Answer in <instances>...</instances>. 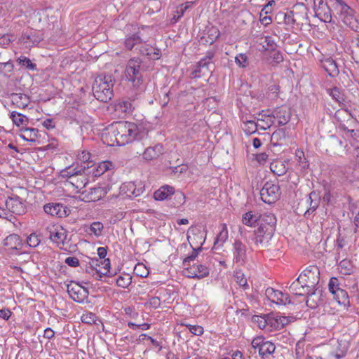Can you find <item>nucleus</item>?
I'll use <instances>...</instances> for the list:
<instances>
[{"label":"nucleus","mask_w":359,"mask_h":359,"mask_svg":"<svg viewBox=\"0 0 359 359\" xmlns=\"http://www.w3.org/2000/svg\"><path fill=\"white\" fill-rule=\"evenodd\" d=\"M101 264L103 265V269L106 270L105 272H101L100 270H97L95 266H100V261L97 259H91V262H90V266L89 270L86 269V271L88 273H93V276H95V274L97 276L95 277L96 279L100 280V278L103 276H107L108 273H109V267H110V260L109 259H105L103 262H101Z\"/></svg>","instance_id":"19"},{"label":"nucleus","mask_w":359,"mask_h":359,"mask_svg":"<svg viewBox=\"0 0 359 359\" xmlns=\"http://www.w3.org/2000/svg\"><path fill=\"white\" fill-rule=\"evenodd\" d=\"M44 212L51 216L62 217L66 216L65 207L61 203H50L43 206Z\"/></svg>","instance_id":"21"},{"label":"nucleus","mask_w":359,"mask_h":359,"mask_svg":"<svg viewBox=\"0 0 359 359\" xmlns=\"http://www.w3.org/2000/svg\"><path fill=\"white\" fill-rule=\"evenodd\" d=\"M103 228L104 226L102 223L99 222H95L90 225V231L93 233L95 236L98 237L102 234Z\"/></svg>","instance_id":"53"},{"label":"nucleus","mask_w":359,"mask_h":359,"mask_svg":"<svg viewBox=\"0 0 359 359\" xmlns=\"http://www.w3.org/2000/svg\"><path fill=\"white\" fill-rule=\"evenodd\" d=\"M259 215L253 214L252 211L243 215L242 222L245 225L253 226L257 224Z\"/></svg>","instance_id":"38"},{"label":"nucleus","mask_w":359,"mask_h":359,"mask_svg":"<svg viewBox=\"0 0 359 359\" xmlns=\"http://www.w3.org/2000/svg\"><path fill=\"white\" fill-rule=\"evenodd\" d=\"M10 118L18 127L27 126L29 123V118L25 115L15 111L11 112Z\"/></svg>","instance_id":"35"},{"label":"nucleus","mask_w":359,"mask_h":359,"mask_svg":"<svg viewBox=\"0 0 359 359\" xmlns=\"http://www.w3.org/2000/svg\"><path fill=\"white\" fill-rule=\"evenodd\" d=\"M140 102L135 97H128L119 100L115 104V111L124 116H132L140 107Z\"/></svg>","instance_id":"7"},{"label":"nucleus","mask_w":359,"mask_h":359,"mask_svg":"<svg viewBox=\"0 0 359 359\" xmlns=\"http://www.w3.org/2000/svg\"><path fill=\"white\" fill-rule=\"evenodd\" d=\"M337 18L343 21L345 25L356 32H359V23L354 18V11L346 3L343 6V9L341 8Z\"/></svg>","instance_id":"12"},{"label":"nucleus","mask_w":359,"mask_h":359,"mask_svg":"<svg viewBox=\"0 0 359 359\" xmlns=\"http://www.w3.org/2000/svg\"><path fill=\"white\" fill-rule=\"evenodd\" d=\"M252 346L253 348L258 349L259 355L262 358H267L272 354L276 349L274 344L269 341H266L262 336H258L252 341Z\"/></svg>","instance_id":"10"},{"label":"nucleus","mask_w":359,"mask_h":359,"mask_svg":"<svg viewBox=\"0 0 359 359\" xmlns=\"http://www.w3.org/2000/svg\"><path fill=\"white\" fill-rule=\"evenodd\" d=\"M233 262L243 266L247 262V248L240 240H236L233 244Z\"/></svg>","instance_id":"16"},{"label":"nucleus","mask_w":359,"mask_h":359,"mask_svg":"<svg viewBox=\"0 0 359 359\" xmlns=\"http://www.w3.org/2000/svg\"><path fill=\"white\" fill-rule=\"evenodd\" d=\"M315 15L321 21L331 22L332 15L331 8L328 5V0H313Z\"/></svg>","instance_id":"9"},{"label":"nucleus","mask_w":359,"mask_h":359,"mask_svg":"<svg viewBox=\"0 0 359 359\" xmlns=\"http://www.w3.org/2000/svg\"><path fill=\"white\" fill-rule=\"evenodd\" d=\"M41 241L37 235L32 233L27 238V243L31 248H35L39 245Z\"/></svg>","instance_id":"56"},{"label":"nucleus","mask_w":359,"mask_h":359,"mask_svg":"<svg viewBox=\"0 0 359 359\" xmlns=\"http://www.w3.org/2000/svg\"><path fill=\"white\" fill-rule=\"evenodd\" d=\"M184 274L188 278L201 279L209 275V269L203 264H191L184 267Z\"/></svg>","instance_id":"15"},{"label":"nucleus","mask_w":359,"mask_h":359,"mask_svg":"<svg viewBox=\"0 0 359 359\" xmlns=\"http://www.w3.org/2000/svg\"><path fill=\"white\" fill-rule=\"evenodd\" d=\"M107 131L111 138L114 137L111 144L116 142L119 146L141 140L147 135L142 126L128 121L114 123L107 128Z\"/></svg>","instance_id":"1"},{"label":"nucleus","mask_w":359,"mask_h":359,"mask_svg":"<svg viewBox=\"0 0 359 359\" xmlns=\"http://www.w3.org/2000/svg\"><path fill=\"white\" fill-rule=\"evenodd\" d=\"M192 4V2H186L184 4H181L179 7H177L176 13L177 15H175L173 17V20L176 22L181 17H182L185 13V11L190 8L191 5Z\"/></svg>","instance_id":"49"},{"label":"nucleus","mask_w":359,"mask_h":359,"mask_svg":"<svg viewBox=\"0 0 359 359\" xmlns=\"http://www.w3.org/2000/svg\"><path fill=\"white\" fill-rule=\"evenodd\" d=\"M65 262L72 267H76L79 265V261L76 257H68L65 259Z\"/></svg>","instance_id":"64"},{"label":"nucleus","mask_w":359,"mask_h":359,"mask_svg":"<svg viewBox=\"0 0 359 359\" xmlns=\"http://www.w3.org/2000/svg\"><path fill=\"white\" fill-rule=\"evenodd\" d=\"M287 136L286 128H279L275 130L271 137V146L277 147L285 144Z\"/></svg>","instance_id":"22"},{"label":"nucleus","mask_w":359,"mask_h":359,"mask_svg":"<svg viewBox=\"0 0 359 359\" xmlns=\"http://www.w3.org/2000/svg\"><path fill=\"white\" fill-rule=\"evenodd\" d=\"M243 123L245 126H248V128L245 129L246 133H254L257 130L258 126H260V123H255L254 120H245L243 121Z\"/></svg>","instance_id":"52"},{"label":"nucleus","mask_w":359,"mask_h":359,"mask_svg":"<svg viewBox=\"0 0 359 359\" xmlns=\"http://www.w3.org/2000/svg\"><path fill=\"white\" fill-rule=\"evenodd\" d=\"M174 187L169 185L163 186L154 193V198L156 201L171 199L174 194Z\"/></svg>","instance_id":"25"},{"label":"nucleus","mask_w":359,"mask_h":359,"mask_svg":"<svg viewBox=\"0 0 359 359\" xmlns=\"http://www.w3.org/2000/svg\"><path fill=\"white\" fill-rule=\"evenodd\" d=\"M20 40L27 48L38 45L42 39L33 32H27L22 34Z\"/></svg>","instance_id":"24"},{"label":"nucleus","mask_w":359,"mask_h":359,"mask_svg":"<svg viewBox=\"0 0 359 359\" xmlns=\"http://www.w3.org/2000/svg\"><path fill=\"white\" fill-rule=\"evenodd\" d=\"M191 248H192V252L189 256L185 257L183 260V266L184 267H187V266L191 265V262H194L196 259V258L198 255V252L202 250L201 246H200L197 248H194L192 246H191Z\"/></svg>","instance_id":"44"},{"label":"nucleus","mask_w":359,"mask_h":359,"mask_svg":"<svg viewBox=\"0 0 359 359\" xmlns=\"http://www.w3.org/2000/svg\"><path fill=\"white\" fill-rule=\"evenodd\" d=\"M228 238V231L225 225L223 226L222 229L217 234L215 241V245H222L226 240Z\"/></svg>","instance_id":"46"},{"label":"nucleus","mask_w":359,"mask_h":359,"mask_svg":"<svg viewBox=\"0 0 359 359\" xmlns=\"http://www.w3.org/2000/svg\"><path fill=\"white\" fill-rule=\"evenodd\" d=\"M264 43H266L267 48L266 49L273 50L276 48V43L272 38V36H267L265 37Z\"/></svg>","instance_id":"63"},{"label":"nucleus","mask_w":359,"mask_h":359,"mask_svg":"<svg viewBox=\"0 0 359 359\" xmlns=\"http://www.w3.org/2000/svg\"><path fill=\"white\" fill-rule=\"evenodd\" d=\"M280 187L273 182H266L260 190L261 199L268 204L274 203L280 196Z\"/></svg>","instance_id":"8"},{"label":"nucleus","mask_w":359,"mask_h":359,"mask_svg":"<svg viewBox=\"0 0 359 359\" xmlns=\"http://www.w3.org/2000/svg\"><path fill=\"white\" fill-rule=\"evenodd\" d=\"M173 200L175 201L172 202V204L171 205L174 207H178L185 202V196L184 194L181 191H177L175 192L174 191V194L172 195Z\"/></svg>","instance_id":"48"},{"label":"nucleus","mask_w":359,"mask_h":359,"mask_svg":"<svg viewBox=\"0 0 359 359\" xmlns=\"http://www.w3.org/2000/svg\"><path fill=\"white\" fill-rule=\"evenodd\" d=\"M86 167L83 168L69 167L66 170L62 171V176L63 177L72 178L76 175H82V172H85Z\"/></svg>","instance_id":"41"},{"label":"nucleus","mask_w":359,"mask_h":359,"mask_svg":"<svg viewBox=\"0 0 359 359\" xmlns=\"http://www.w3.org/2000/svg\"><path fill=\"white\" fill-rule=\"evenodd\" d=\"M320 280V270L317 266L311 265L308 266L298 277V281L307 287H317Z\"/></svg>","instance_id":"6"},{"label":"nucleus","mask_w":359,"mask_h":359,"mask_svg":"<svg viewBox=\"0 0 359 359\" xmlns=\"http://www.w3.org/2000/svg\"><path fill=\"white\" fill-rule=\"evenodd\" d=\"M96 318H97V316L95 313H91V312H88V313H83L82 315L81 319L82 323L91 325V324H93L95 323Z\"/></svg>","instance_id":"54"},{"label":"nucleus","mask_w":359,"mask_h":359,"mask_svg":"<svg viewBox=\"0 0 359 359\" xmlns=\"http://www.w3.org/2000/svg\"><path fill=\"white\" fill-rule=\"evenodd\" d=\"M215 50H208L205 53V56L200 60L201 67H206L208 72H211L210 66L212 65V59L215 57Z\"/></svg>","instance_id":"40"},{"label":"nucleus","mask_w":359,"mask_h":359,"mask_svg":"<svg viewBox=\"0 0 359 359\" xmlns=\"http://www.w3.org/2000/svg\"><path fill=\"white\" fill-rule=\"evenodd\" d=\"M142 64V60L135 57L128 61L125 69L126 78L132 83L133 88L136 90V94L143 92L145 89L143 79V72L145 69Z\"/></svg>","instance_id":"4"},{"label":"nucleus","mask_w":359,"mask_h":359,"mask_svg":"<svg viewBox=\"0 0 359 359\" xmlns=\"http://www.w3.org/2000/svg\"><path fill=\"white\" fill-rule=\"evenodd\" d=\"M345 2L342 0H328V5H330L332 13H333L332 18H337Z\"/></svg>","instance_id":"37"},{"label":"nucleus","mask_w":359,"mask_h":359,"mask_svg":"<svg viewBox=\"0 0 359 359\" xmlns=\"http://www.w3.org/2000/svg\"><path fill=\"white\" fill-rule=\"evenodd\" d=\"M327 92L332 97V99L337 102L339 104H343L345 102L344 94L341 88L338 87H334L332 88L327 89Z\"/></svg>","instance_id":"34"},{"label":"nucleus","mask_w":359,"mask_h":359,"mask_svg":"<svg viewBox=\"0 0 359 359\" xmlns=\"http://www.w3.org/2000/svg\"><path fill=\"white\" fill-rule=\"evenodd\" d=\"M163 147L161 144H158L154 147H148L143 153V158L147 161H151L156 158L160 154H163Z\"/></svg>","instance_id":"26"},{"label":"nucleus","mask_w":359,"mask_h":359,"mask_svg":"<svg viewBox=\"0 0 359 359\" xmlns=\"http://www.w3.org/2000/svg\"><path fill=\"white\" fill-rule=\"evenodd\" d=\"M8 210L15 215H21L26 212V206L22 200L18 196L9 197L6 201Z\"/></svg>","instance_id":"17"},{"label":"nucleus","mask_w":359,"mask_h":359,"mask_svg":"<svg viewBox=\"0 0 359 359\" xmlns=\"http://www.w3.org/2000/svg\"><path fill=\"white\" fill-rule=\"evenodd\" d=\"M131 283V277L129 275L126 276H119L116 279V285L118 287L126 288Z\"/></svg>","instance_id":"50"},{"label":"nucleus","mask_w":359,"mask_h":359,"mask_svg":"<svg viewBox=\"0 0 359 359\" xmlns=\"http://www.w3.org/2000/svg\"><path fill=\"white\" fill-rule=\"evenodd\" d=\"M334 298L339 304L346 305L349 303L348 295L346 291L342 289L337 290L333 294Z\"/></svg>","instance_id":"42"},{"label":"nucleus","mask_w":359,"mask_h":359,"mask_svg":"<svg viewBox=\"0 0 359 359\" xmlns=\"http://www.w3.org/2000/svg\"><path fill=\"white\" fill-rule=\"evenodd\" d=\"M270 169L273 174L278 176H283L287 172L285 164L281 161H276L271 163Z\"/></svg>","instance_id":"33"},{"label":"nucleus","mask_w":359,"mask_h":359,"mask_svg":"<svg viewBox=\"0 0 359 359\" xmlns=\"http://www.w3.org/2000/svg\"><path fill=\"white\" fill-rule=\"evenodd\" d=\"M109 190L108 187H97L84 190L81 192L82 200L86 202L97 201L104 197Z\"/></svg>","instance_id":"14"},{"label":"nucleus","mask_w":359,"mask_h":359,"mask_svg":"<svg viewBox=\"0 0 359 359\" xmlns=\"http://www.w3.org/2000/svg\"><path fill=\"white\" fill-rule=\"evenodd\" d=\"M112 165L111 163L109 161H104L100 163L97 167V175H101L104 173L106 171L110 169V167Z\"/></svg>","instance_id":"59"},{"label":"nucleus","mask_w":359,"mask_h":359,"mask_svg":"<svg viewBox=\"0 0 359 359\" xmlns=\"http://www.w3.org/2000/svg\"><path fill=\"white\" fill-rule=\"evenodd\" d=\"M276 216L269 212L259 215L257 229L255 231V242L256 245L264 246L271 240L276 225Z\"/></svg>","instance_id":"3"},{"label":"nucleus","mask_w":359,"mask_h":359,"mask_svg":"<svg viewBox=\"0 0 359 359\" xmlns=\"http://www.w3.org/2000/svg\"><path fill=\"white\" fill-rule=\"evenodd\" d=\"M234 278L236 279V283L239 285L241 287H242L243 290H246L247 288H248L249 285L248 284L247 278L241 271H236Z\"/></svg>","instance_id":"45"},{"label":"nucleus","mask_w":359,"mask_h":359,"mask_svg":"<svg viewBox=\"0 0 359 359\" xmlns=\"http://www.w3.org/2000/svg\"><path fill=\"white\" fill-rule=\"evenodd\" d=\"M220 36V32L216 27H208L204 34L200 39V43L202 44L212 45Z\"/></svg>","instance_id":"20"},{"label":"nucleus","mask_w":359,"mask_h":359,"mask_svg":"<svg viewBox=\"0 0 359 359\" xmlns=\"http://www.w3.org/2000/svg\"><path fill=\"white\" fill-rule=\"evenodd\" d=\"M235 62L238 67L245 68L248 66V57L245 54L240 53L235 57Z\"/></svg>","instance_id":"51"},{"label":"nucleus","mask_w":359,"mask_h":359,"mask_svg":"<svg viewBox=\"0 0 359 359\" xmlns=\"http://www.w3.org/2000/svg\"><path fill=\"white\" fill-rule=\"evenodd\" d=\"M252 319L254 323H257L260 329H264L266 326L270 325L269 319H271V318H265L263 316L255 315L252 316Z\"/></svg>","instance_id":"47"},{"label":"nucleus","mask_w":359,"mask_h":359,"mask_svg":"<svg viewBox=\"0 0 359 359\" xmlns=\"http://www.w3.org/2000/svg\"><path fill=\"white\" fill-rule=\"evenodd\" d=\"M266 295L272 302L277 304L286 305L291 304L289 295L280 290L269 287L266 290Z\"/></svg>","instance_id":"18"},{"label":"nucleus","mask_w":359,"mask_h":359,"mask_svg":"<svg viewBox=\"0 0 359 359\" xmlns=\"http://www.w3.org/2000/svg\"><path fill=\"white\" fill-rule=\"evenodd\" d=\"M269 320L270 327L275 330H281L289 323L288 318L285 316H277L275 318H271Z\"/></svg>","instance_id":"32"},{"label":"nucleus","mask_w":359,"mask_h":359,"mask_svg":"<svg viewBox=\"0 0 359 359\" xmlns=\"http://www.w3.org/2000/svg\"><path fill=\"white\" fill-rule=\"evenodd\" d=\"M11 99L13 102H16L19 106L25 107L29 104V97L22 93H13L11 95Z\"/></svg>","instance_id":"43"},{"label":"nucleus","mask_w":359,"mask_h":359,"mask_svg":"<svg viewBox=\"0 0 359 359\" xmlns=\"http://www.w3.org/2000/svg\"><path fill=\"white\" fill-rule=\"evenodd\" d=\"M264 111L260 113L263 116H266L271 120L277 119L278 126H285L290 120L292 113L290 108L287 107H278L276 108L271 114H263Z\"/></svg>","instance_id":"11"},{"label":"nucleus","mask_w":359,"mask_h":359,"mask_svg":"<svg viewBox=\"0 0 359 359\" xmlns=\"http://www.w3.org/2000/svg\"><path fill=\"white\" fill-rule=\"evenodd\" d=\"M189 331L195 335H201L203 333V328L199 325H185Z\"/></svg>","instance_id":"60"},{"label":"nucleus","mask_w":359,"mask_h":359,"mask_svg":"<svg viewBox=\"0 0 359 359\" xmlns=\"http://www.w3.org/2000/svg\"><path fill=\"white\" fill-rule=\"evenodd\" d=\"M67 233L64 231L63 229H61L60 231H57L55 233L50 232V239L58 245H64L65 241L67 239Z\"/></svg>","instance_id":"39"},{"label":"nucleus","mask_w":359,"mask_h":359,"mask_svg":"<svg viewBox=\"0 0 359 359\" xmlns=\"http://www.w3.org/2000/svg\"><path fill=\"white\" fill-rule=\"evenodd\" d=\"M22 240L20 237L15 233L8 236L4 240V245L8 248V250H19L22 246Z\"/></svg>","instance_id":"27"},{"label":"nucleus","mask_w":359,"mask_h":359,"mask_svg":"<svg viewBox=\"0 0 359 359\" xmlns=\"http://www.w3.org/2000/svg\"><path fill=\"white\" fill-rule=\"evenodd\" d=\"M20 131L22 133L20 136L25 141L33 142L38 137L39 130L36 128L23 127Z\"/></svg>","instance_id":"29"},{"label":"nucleus","mask_w":359,"mask_h":359,"mask_svg":"<svg viewBox=\"0 0 359 359\" xmlns=\"http://www.w3.org/2000/svg\"><path fill=\"white\" fill-rule=\"evenodd\" d=\"M115 79L112 75H98L93 84V93L95 97L102 102H107L114 95L113 87Z\"/></svg>","instance_id":"5"},{"label":"nucleus","mask_w":359,"mask_h":359,"mask_svg":"<svg viewBox=\"0 0 359 359\" xmlns=\"http://www.w3.org/2000/svg\"><path fill=\"white\" fill-rule=\"evenodd\" d=\"M313 290V288L307 287V286H304V284H301L297 292H294V294L299 296L305 294L308 295Z\"/></svg>","instance_id":"62"},{"label":"nucleus","mask_w":359,"mask_h":359,"mask_svg":"<svg viewBox=\"0 0 359 359\" xmlns=\"http://www.w3.org/2000/svg\"><path fill=\"white\" fill-rule=\"evenodd\" d=\"M322 290H319V288H315L311 290L310 293L307 295V299L306 301V304L307 306L315 309L318 306L319 302L320 301V297Z\"/></svg>","instance_id":"28"},{"label":"nucleus","mask_w":359,"mask_h":359,"mask_svg":"<svg viewBox=\"0 0 359 359\" xmlns=\"http://www.w3.org/2000/svg\"><path fill=\"white\" fill-rule=\"evenodd\" d=\"M16 62L22 68L29 71H36L37 69L36 64L34 63L29 58L24 55H20L16 58Z\"/></svg>","instance_id":"30"},{"label":"nucleus","mask_w":359,"mask_h":359,"mask_svg":"<svg viewBox=\"0 0 359 359\" xmlns=\"http://www.w3.org/2000/svg\"><path fill=\"white\" fill-rule=\"evenodd\" d=\"M346 116H351V113L348 111V109H339L337 111H336L335 114H334V118L337 121H341V118L342 117H344Z\"/></svg>","instance_id":"61"},{"label":"nucleus","mask_w":359,"mask_h":359,"mask_svg":"<svg viewBox=\"0 0 359 359\" xmlns=\"http://www.w3.org/2000/svg\"><path fill=\"white\" fill-rule=\"evenodd\" d=\"M328 286L330 292L333 294L337 290L340 289L339 287V280L335 277L331 278Z\"/></svg>","instance_id":"58"},{"label":"nucleus","mask_w":359,"mask_h":359,"mask_svg":"<svg viewBox=\"0 0 359 359\" xmlns=\"http://www.w3.org/2000/svg\"><path fill=\"white\" fill-rule=\"evenodd\" d=\"M270 57L275 63H280L283 61V56L280 50L276 49L270 50Z\"/></svg>","instance_id":"55"},{"label":"nucleus","mask_w":359,"mask_h":359,"mask_svg":"<svg viewBox=\"0 0 359 359\" xmlns=\"http://www.w3.org/2000/svg\"><path fill=\"white\" fill-rule=\"evenodd\" d=\"M67 288L68 294L74 302L83 303L88 299V290L81 285L72 282L67 285Z\"/></svg>","instance_id":"13"},{"label":"nucleus","mask_w":359,"mask_h":359,"mask_svg":"<svg viewBox=\"0 0 359 359\" xmlns=\"http://www.w3.org/2000/svg\"><path fill=\"white\" fill-rule=\"evenodd\" d=\"M134 271L140 277H147L149 273L143 264H137L135 266Z\"/></svg>","instance_id":"57"},{"label":"nucleus","mask_w":359,"mask_h":359,"mask_svg":"<svg viewBox=\"0 0 359 359\" xmlns=\"http://www.w3.org/2000/svg\"><path fill=\"white\" fill-rule=\"evenodd\" d=\"M321 67L331 77H336L339 74V69L336 62L332 57L325 58L320 61Z\"/></svg>","instance_id":"23"},{"label":"nucleus","mask_w":359,"mask_h":359,"mask_svg":"<svg viewBox=\"0 0 359 359\" xmlns=\"http://www.w3.org/2000/svg\"><path fill=\"white\" fill-rule=\"evenodd\" d=\"M148 39L143 35L142 31L129 35L124 41L127 50H135L140 55L147 57L149 60H157L162 55L161 50L147 43Z\"/></svg>","instance_id":"2"},{"label":"nucleus","mask_w":359,"mask_h":359,"mask_svg":"<svg viewBox=\"0 0 359 359\" xmlns=\"http://www.w3.org/2000/svg\"><path fill=\"white\" fill-rule=\"evenodd\" d=\"M310 203V207L305 212L304 215L306 216L307 214L309 213L310 211L314 212L317 208L319 205L320 203V197L318 196V194L316 191H311L309 194V198L307 200Z\"/></svg>","instance_id":"36"},{"label":"nucleus","mask_w":359,"mask_h":359,"mask_svg":"<svg viewBox=\"0 0 359 359\" xmlns=\"http://www.w3.org/2000/svg\"><path fill=\"white\" fill-rule=\"evenodd\" d=\"M348 50L353 60L359 59V37L353 36L348 41Z\"/></svg>","instance_id":"31"}]
</instances>
